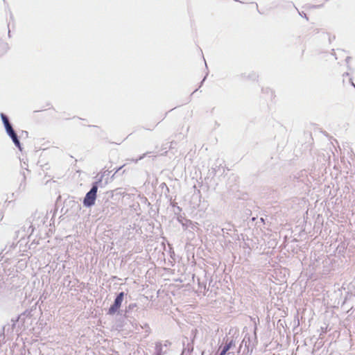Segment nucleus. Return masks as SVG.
Here are the masks:
<instances>
[{
  "instance_id": "nucleus-6",
  "label": "nucleus",
  "mask_w": 355,
  "mask_h": 355,
  "mask_svg": "<svg viewBox=\"0 0 355 355\" xmlns=\"http://www.w3.org/2000/svg\"><path fill=\"white\" fill-rule=\"evenodd\" d=\"M1 116L2 121L3 122V124L5 125L6 130L10 129L12 128V126L10 124L7 116L6 115H4L3 114H1Z\"/></svg>"
},
{
  "instance_id": "nucleus-2",
  "label": "nucleus",
  "mask_w": 355,
  "mask_h": 355,
  "mask_svg": "<svg viewBox=\"0 0 355 355\" xmlns=\"http://www.w3.org/2000/svg\"><path fill=\"white\" fill-rule=\"evenodd\" d=\"M232 347H235V340L233 339V338H227L225 341V345L223 347L220 355H225Z\"/></svg>"
},
{
  "instance_id": "nucleus-8",
  "label": "nucleus",
  "mask_w": 355,
  "mask_h": 355,
  "mask_svg": "<svg viewBox=\"0 0 355 355\" xmlns=\"http://www.w3.org/2000/svg\"><path fill=\"white\" fill-rule=\"evenodd\" d=\"M120 307L116 306L114 304H113L110 308L109 309V313L113 314Z\"/></svg>"
},
{
  "instance_id": "nucleus-3",
  "label": "nucleus",
  "mask_w": 355,
  "mask_h": 355,
  "mask_svg": "<svg viewBox=\"0 0 355 355\" xmlns=\"http://www.w3.org/2000/svg\"><path fill=\"white\" fill-rule=\"evenodd\" d=\"M6 131H7V133L9 135V136L12 138V141L16 145V146H17L19 149H21L19 141L17 138L16 133L13 130L12 128H11L10 129H9Z\"/></svg>"
},
{
  "instance_id": "nucleus-5",
  "label": "nucleus",
  "mask_w": 355,
  "mask_h": 355,
  "mask_svg": "<svg viewBox=\"0 0 355 355\" xmlns=\"http://www.w3.org/2000/svg\"><path fill=\"white\" fill-rule=\"evenodd\" d=\"M124 293L123 292L120 293L116 297L114 304L116 306H121V303L123 300Z\"/></svg>"
},
{
  "instance_id": "nucleus-7",
  "label": "nucleus",
  "mask_w": 355,
  "mask_h": 355,
  "mask_svg": "<svg viewBox=\"0 0 355 355\" xmlns=\"http://www.w3.org/2000/svg\"><path fill=\"white\" fill-rule=\"evenodd\" d=\"M120 307L116 306L114 304H113L110 308L109 309V313L113 314Z\"/></svg>"
},
{
  "instance_id": "nucleus-1",
  "label": "nucleus",
  "mask_w": 355,
  "mask_h": 355,
  "mask_svg": "<svg viewBox=\"0 0 355 355\" xmlns=\"http://www.w3.org/2000/svg\"><path fill=\"white\" fill-rule=\"evenodd\" d=\"M98 191V186L97 182H96L91 190L86 194L84 200L83 204L86 207H91L94 205L96 198V193Z\"/></svg>"
},
{
  "instance_id": "nucleus-4",
  "label": "nucleus",
  "mask_w": 355,
  "mask_h": 355,
  "mask_svg": "<svg viewBox=\"0 0 355 355\" xmlns=\"http://www.w3.org/2000/svg\"><path fill=\"white\" fill-rule=\"evenodd\" d=\"M343 85L345 86L348 90H355V85L348 75L343 78Z\"/></svg>"
}]
</instances>
